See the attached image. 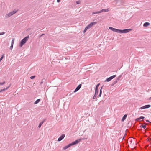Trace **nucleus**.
Here are the masks:
<instances>
[{
  "mask_svg": "<svg viewBox=\"0 0 151 151\" xmlns=\"http://www.w3.org/2000/svg\"><path fill=\"white\" fill-rule=\"evenodd\" d=\"M40 99H38L34 103V104H36L37 103H38L39 102H40Z\"/></svg>",
  "mask_w": 151,
  "mask_h": 151,
  "instance_id": "15",
  "label": "nucleus"
},
{
  "mask_svg": "<svg viewBox=\"0 0 151 151\" xmlns=\"http://www.w3.org/2000/svg\"><path fill=\"white\" fill-rule=\"evenodd\" d=\"M13 47V45H11L10 47V49L12 50Z\"/></svg>",
  "mask_w": 151,
  "mask_h": 151,
  "instance_id": "33",
  "label": "nucleus"
},
{
  "mask_svg": "<svg viewBox=\"0 0 151 151\" xmlns=\"http://www.w3.org/2000/svg\"><path fill=\"white\" fill-rule=\"evenodd\" d=\"M5 83V82L4 81L2 83H0V85H2L4 84Z\"/></svg>",
  "mask_w": 151,
  "mask_h": 151,
  "instance_id": "27",
  "label": "nucleus"
},
{
  "mask_svg": "<svg viewBox=\"0 0 151 151\" xmlns=\"http://www.w3.org/2000/svg\"><path fill=\"white\" fill-rule=\"evenodd\" d=\"M81 140V139H79L75 141H74L72 143H70L69 144L70 146L72 145H76L78 144Z\"/></svg>",
  "mask_w": 151,
  "mask_h": 151,
  "instance_id": "4",
  "label": "nucleus"
},
{
  "mask_svg": "<svg viewBox=\"0 0 151 151\" xmlns=\"http://www.w3.org/2000/svg\"><path fill=\"white\" fill-rule=\"evenodd\" d=\"M127 116V114H125L124 116L122 119V121H124L126 119Z\"/></svg>",
  "mask_w": 151,
  "mask_h": 151,
  "instance_id": "13",
  "label": "nucleus"
},
{
  "mask_svg": "<svg viewBox=\"0 0 151 151\" xmlns=\"http://www.w3.org/2000/svg\"><path fill=\"white\" fill-rule=\"evenodd\" d=\"M29 38V36H28L22 40L20 43L19 46L20 47H22L26 42V41L28 40Z\"/></svg>",
  "mask_w": 151,
  "mask_h": 151,
  "instance_id": "2",
  "label": "nucleus"
},
{
  "mask_svg": "<svg viewBox=\"0 0 151 151\" xmlns=\"http://www.w3.org/2000/svg\"><path fill=\"white\" fill-rule=\"evenodd\" d=\"M2 60L0 59V62Z\"/></svg>",
  "mask_w": 151,
  "mask_h": 151,
  "instance_id": "40",
  "label": "nucleus"
},
{
  "mask_svg": "<svg viewBox=\"0 0 151 151\" xmlns=\"http://www.w3.org/2000/svg\"><path fill=\"white\" fill-rule=\"evenodd\" d=\"M117 80H115V81H114L113 82V85H114V84H115L116 83H117Z\"/></svg>",
  "mask_w": 151,
  "mask_h": 151,
  "instance_id": "24",
  "label": "nucleus"
},
{
  "mask_svg": "<svg viewBox=\"0 0 151 151\" xmlns=\"http://www.w3.org/2000/svg\"><path fill=\"white\" fill-rule=\"evenodd\" d=\"M81 84H80L76 87L75 90L74 91V92L75 93L78 91L81 88Z\"/></svg>",
  "mask_w": 151,
  "mask_h": 151,
  "instance_id": "8",
  "label": "nucleus"
},
{
  "mask_svg": "<svg viewBox=\"0 0 151 151\" xmlns=\"http://www.w3.org/2000/svg\"><path fill=\"white\" fill-rule=\"evenodd\" d=\"M116 76L115 75H113L109 77V78H108L105 81H106L107 82H109L111 81L112 79L116 77Z\"/></svg>",
  "mask_w": 151,
  "mask_h": 151,
  "instance_id": "6",
  "label": "nucleus"
},
{
  "mask_svg": "<svg viewBox=\"0 0 151 151\" xmlns=\"http://www.w3.org/2000/svg\"><path fill=\"white\" fill-rule=\"evenodd\" d=\"M14 38L12 39L11 42V45H13V44L14 42Z\"/></svg>",
  "mask_w": 151,
  "mask_h": 151,
  "instance_id": "22",
  "label": "nucleus"
},
{
  "mask_svg": "<svg viewBox=\"0 0 151 151\" xmlns=\"http://www.w3.org/2000/svg\"><path fill=\"white\" fill-rule=\"evenodd\" d=\"M98 93V89H95V95H97Z\"/></svg>",
  "mask_w": 151,
  "mask_h": 151,
  "instance_id": "19",
  "label": "nucleus"
},
{
  "mask_svg": "<svg viewBox=\"0 0 151 151\" xmlns=\"http://www.w3.org/2000/svg\"><path fill=\"white\" fill-rule=\"evenodd\" d=\"M140 127L141 128H143L144 129H145L146 128V125H141L140 126Z\"/></svg>",
  "mask_w": 151,
  "mask_h": 151,
  "instance_id": "18",
  "label": "nucleus"
},
{
  "mask_svg": "<svg viewBox=\"0 0 151 151\" xmlns=\"http://www.w3.org/2000/svg\"><path fill=\"white\" fill-rule=\"evenodd\" d=\"M35 77V76H31L30 77V78L31 79H33Z\"/></svg>",
  "mask_w": 151,
  "mask_h": 151,
  "instance_id": "28",
  "label": "nucleus"
},
{
  "mask_svg": "<svg viewBox=\"0 0 151 151\" xmlns=\"http://www.w3.org/2000/svg\"><path fill=\"white\" fill-rule=\"evenodd\" d=\"M145 118V117L144 116H141L139 118V120L141 119H143Z\"/></svg>",
  "mask_w": 151,
  "mask_h": 151,
  "instance_id": "25",
  "label": "nucleus"
},
{
  "mask_svg": "<svg viewBox=\"0 0 151 151\" xmlns=\"http://www.w3.org/2000/svg\"><path fill=\"white\" fill-rule=\"evenodd\" d=\"M150 100H151V97H150Z\"/></svg>",
  "mask_w": 151,
  "mask_h": 151,
  "instance_id": "41",
  "label": "nucleus"
},
{
  "mask_svg": "<svg viewBox=\"0 0 151 151\" xmlns=\"http://www.w3.org/2000/svg\"><path fill=\"white\" fill-rule=\"evenodd\" d=\"M96 96H97V95H94V96L93 97V99H96Z\"/></svg>",
  "mask_w": 151,
  "mask_h": 151,
  "instance_id": "31",
  "label": "nucleus"
},
{
  "mask_svg": "<svg viewBox=\"0 0 151 151\" xmlns=\"http://www.w3.org/2000/svg\"><path fill=\"white\" fill-rule=\"evenodd\" d=\"M43 83V80H42V81H41V82H40V84L41 85Z\"/></svg>",
  "mask_w": 151,
  "mask_h": 151,
  "instance_id": "35",
  "label": "nucleus"
},
{
  "mask_svg": "<svg viewBox=\"0 0 151 151\" xmlns=\"http://www.w3.org/2000/svg\"><path fill=\"white\" fill-rule=\"evenodd\" d=\"M2 60L0 59V62Z\"/></svg>",
  "mask_w": 151,
  "mask_h": 151,
  "instance_id": "39",
  "label": "nucleus"
},
{
  "mask_svg": "<svg viewBox=\"0 0 151 151\" xmlns=\"http://www.w3.org/2000/svg\"><path fill=\"white\" fill-rule=\"evenodd\" d=\"M45 119H44L43 121H42V122H40V124H39L38 126V127L39 128H40L41 127V126H42V125L43 124V123L45 121Z\"/></svg>",
  "mask_w": 151,
  "mask_h": 151,
  "instance_id": "12",
  "label": "nucleus"
},
{
  "mask_svg": "<svg viewBox=\"0 0 151 151\" xmlns=\"http://www.w3.org/2000/svg\"><path fill=\"white\" fill-rule=\"evenodd\" d=\"M4 56V55H3L1 57V58H0V59H1L2 60V59H3V57Z\"/></svg>",
  "mask_w": 151,
  "mask_h": 151,
  "instance_id": "32",
  "label": "nucleus"
},
{
  "mask_svg": "<svg viewBox=\"0 0 151 151\" xmlns=\"http://www.w3.org/2000/svg\"><path fill=\"white\" fill-rule=\"evenodd\" d=\"M151 107V105H146L144 106L141 107L140 108V109H145L146 108H148Z\"/></svg>",
  "mask_w": 151,
  "mask_h": 151,
  "instance_id": "7",
  "label": "nucleus"
},
{
  "mask_svg": "<svg viewBox=\"0 0 151 151\" xmlns=\"http://www.w3.org/2000/svg\"><path fill=\"white\" fill-rule=\"evenodd\" d=\"M97 24V22H93L89 24H88L86 27L88 29H89L93 25H95Z\"/></svg>",
  "mask_w": 151,
  "mask_h": 151,
  "instance_id": "5",
  "label": "nucleus"
},
{
  "mask_svg": "<svg viewBox=\"0 0 151 151\" xmlns=\"http://www.w3.org/2000/svg\"><path fill=\"white\" fill-rule=\"evenodd\" d=\"M101 13L100 11H97V12H92L93 14H96L97 13Z\"/></svg>",
  "mask_w": 151,
  "mask_h": 151,
  "instance_id": "20",
  "label": "nucleus"
},
{
  "mask_svg": "<svg viewBox=\"0 0 151 151\" xmlns=\"http://www.w3.org/2000/svg\"><path fill=\"white\" fill-rule=\"evenodd\" d=\"M17 12V11L16 10H14L9 13L8 14H6L5 15V17L6 18H8L15 14Z\"/></svg>",
  "mask_w": 151,
  "mask_h": 151,
  "instance_id": "3",
  "label": "nucleus"
},
{
  "mask_svg": "<svg viewBox=\"0 0 151 151\" xmlns=\"http://www.w3.org/2000/svg\"><path fill=\"white\" fill-rule=\"evenodd\" d=\"M5 33V32H2L0 33V35H4Z\"/></svg>",
  "mask_w": 151,
  "mask_h": 151,
  "instance_id": "30",
  "label": "nucleus"
},
{
  "mask_svg": "<svg viewBox=\"0 0 151 151\" xmlns=\"http://www.w3.org/2000/svg\"><path fill=\"white\" fill-rule=\"evenodd\" d=\"M150 23L149 22H145L143 24V26L145 27H146L150 25Z\"/></svg>",
  "mask_w": 151,
  "mask_h": 151,
  "instance_id": "10",
  "label": "nucleus"
},
{
  "mask_svg": "<svg viewBox=\"0 0 151 151\" xmlns=\"http://www.w3.org/2000/svg\"><path fill=\"white\" fill-rule=\"evenodd\" d=\"M122 75H120V76H119V77H118V78H117V80H119V79H120V78H121V77H122Z\"/></svg>",
  "mask_w": 151,
  "mask_h": 151,
  "instance_id": "23",
  "label": "nucleus"
},
{
  "mask_svg": "<svg viewBox=\"0 0 151 151\" xmlns=\"http://www.w3.org/2000/svg\"><path fill=\"white\" fill-rule=\"evenodd\" d=\"M109 28L114 32L121 33H128L132 30V29H127L123 30L113 28L111 27H109Z\"/></svg>",
  "mask_w": 151,
  "mask_h": 151,
  "instance_id": "1",
  "label": "nucleus"
},
{
  "mask_svg": "<svg viewBox=\"0 0 151 151\" xmlns=\"http://www.w3.org/2000/svg\"><path fill=\"white\" fill-rule=\"evenodd\" d=\"M139 120H139V118H137V119H136V121H139Z\"/></svg>",
  "mask_w": 151,
  "mask_h": 151,
  "instance_id": "34",
  "label": "nucleus"
},
{
  "mask_svg": "<svg viewBox=\"0 0 151 151\" xmlns=\"http://www.w3.org/2000/svg\"><path fill=\"white\" fill-rule=\"evenodd\" d=\"M100 85V83H98V84H97L96 86V88H95V89H98V88L99 86V85Z\"/></svg>",
  "mask_w": 151,
  "mask_h": 151,
  "instance_id": "21",
  "label": "nucleus"
},
{
  "mask_svg": "<svg viewBox=\"0 0 151 151\" xmlns=\"http://www.w3.org/2000/svg\"><path fill=\"white\" fill-rule=\"evenodd\" d=\"M146 121L147 122H149V121L148 120H147Z\"/></svg>",
  "mask_w": 151,
  "mask_h": 151,
  "instance_id": "38",
  "label": "nucleus"
},
{
  "mask_svg": "<svg viewBox=\"0 0 151 151\" xmlns=\"http://www.w3.org/2000/svg\"><path fill=\"white\" fill-rule=\"evenodd\" d=\"M65 136V135L64 134H63L58 138V141H61L64 138Z\"/></svg>",
  "mask_w": 151,
  "mask_h": 151,
  "instance_id": "9",
  "label": "nucleus"
},
{
  "mask_svg": "<svg viewBox=\"0 0 151 151\" xmlns=\"http://www.w3.org/2000/svg\"><path fill=\"white\" fill-rule=\"evenodd\" d=\"M102 88V87L101 88V89L100 91V93L99 95L98 96V97H100L101 96V94H102V91L101 89Z\"/></svg>",
  "mask_w": 151,
  "mask_h": 151,
  "instance_id": "17",
  "label": "nucleus"
},
{
  "mask_svg": "<svg viewBox=\"0 0 151 151\" xmlns=\"http://www.w3.org/2000/svg\"><path fill=\"white\" fill-rule=\"evenodd\" d=\"M10 85L8 87L6 88H4L3 89H1L0 90V92H1L2 91H4L5 90H7L10 87Z\"/></svg>",
  "mask_w": 151,
  "mask_h": 151,
  "instance_id": "14",
  "label": "nucleus"
},
{
  "mask_svg": "<svg viewBox=\"0 0 151 151\" xmlns=\"http://www.w3.org/2000/svg\"><path fill=\"white\" fill-rule=\"evenodd\" d=\"M70 147V144H68V145H67L66 146H65L63 148V149L64 150H66L67 148H68V147Z\"/></svg>",
  "mask_w": 151,
  "mask_h": 151,
  "instance_id": "16",
  "label": "nucleus"
},
{
  "mask_svg": "<svg viewBox=\"0 0 151 151\" xmlns=\"http://www.w3.org/2000/svg\"><path fill=\"white\" fill-rule=\"evenodd\" d=\"M88 29L86 27L83 31L84 33H85V32H86Z\"/></svg>",
  "mask_w": 151,
  "mask_h": 151,
  "instance_id": "26",
  "label": "nucleus"
},
{
  "mask_svg": "<svg viewBox=\"0 0 151 151\" xmlns=\"http://www.w3.org/2000/svg\"><path fill=\"white\" fill-rule=\"evenodd\" d=\"M44 35V34H42V35H40V37H42L43 35Z\"/></svg>",
  "mask_w": 151,
  "mask_h": 151,
  "instance_id": "37",
  "label": "nucleus"
},
{
  "mask_svg": "<svg viewBox=\"0 0 151 151\" xmlns=\"http://www.w3.org/2000/svg\"><path fill=\"white\" fill-rule=\"evenodd\" d=\"M80 1H77L76 2V3L77 4H80Z\"/></svg>",
  "mask_w": 151,
  "mask_h": 151,
  "instance_id": "29",
  "label": "nucleus"
},
{
  "mask_svg": "<svg viewBox=\"0 0 151 151\" xmlns=\"http://www.w3.org/2000/svg\"><path fill=\"white\" fill-rule=\"evenodd\" d=\"M109 11V9H103L102 10H100V12H101V13L103 12H108Z\"/></svg>",
  "mask_w": 151,
  "mask_h": 151,
  "instance_id": "11",
  "label": "nucleus"
},
{
  "mask_svg": "<svg viewBox=\"0 0 151 151\" xmlns=\"http://www.w3.org/2000/svg\"><path fill=\"white\" fill-rule=\"evenodd\" d=\"M61 1V0H57V2L58 3L60 2Z\"/></svg>",
  "mask_w": 151,
  "mask_h": 151,
  "instance_id": "36",
  "label": "nucleus"
}]
</instances>
